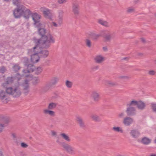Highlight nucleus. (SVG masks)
<instances>
[{"label":"nucleus","instance_id":"f3484780","mask_svg":"<svg viewBox=\"0 0 156 156\" xmlns=\"http://www.w3.org/2000/svg\"><path fill=\"white\" fill-rule=\"evenodd\" d=\"M29 80H25L23 83L22 84V86L23 87V91L24 93L27 95L29 91Z\"/></svg>","mask_w":156,"mask_h":156},{"label":"nucleus","instance_id":"e2e57ef3","mask_svg":"<svg viewBox=\"0 0 156 156\" xmlns=\"http://www.w3.org/2000/svg\"><path fill=\"white\" fill-rule=\"evenodd\" d=\"M149 156H156V154H151Z\"/></svg>","mask_w":156,"mask_h":156},{"label":"nucleus","instance_id":"c85d7f7f","mask_svg":"<svg viewBox=\"0 0 156 156\" xmlns=\"http://www.w3.org/2000/svg\"><path fill=\"white\" fill-rule=\"evenodd\" d=\"M98 23L101 25L107 27H109L110 25L106 21H105L101 19L98 20Z\"/></svg>","mask_w":156,"mask_h":156},{"label":"nucleus","instance_id":"f257e3e1","mask_svg":"<svg viewBox=\"0 0 156 156\" xmlns=\"http://www.w3.org/2000/svg\"><path fill=\"white\" fill-rule=\"evenodd\" d=\"M38 32L41 38L39 39L35 37L33 38L36 45L47 48L50 46L51 43H55V40L53 36L49 33L47 34V30L45 29L39 28Z\"/></svg>","mask_w":156,"mask_h":156},{"label":"nucleus","instance_id":"cd10ccee","mask_svg":"<svg viewBox=\"0 0 156 156\" xmlns=\"http://www.w3.org/2000/svg\"><path fill=\"white\" fill-rule=\"evenodd\" d=\"M41 16L38 14L37 13H35L32 14V19L34 22L40 20Z\"/></svg>","mask_w":156,"mask_h":156},{"label":"nucleus","instance_id":"1a4fd4ad","mask_svg":"<svg viewBox=\"0 0 156 156\" xmlns=\"http://www.w3.org/2000/svg\"><path fill=\"white\" fill-rule=\"evenodd\" d=\"M131 104H133L134 106L136 105L138 109L143 110L145 108L146 105L145 103L141 101H137L135 100L131 101Z\"/></svg>","mask_w":156,"mask_h":156},{"label":"nucleus","instance_id":"7c9ffc66","mask_svg":"<svg viewBox=\"0 0 156 156\" xmlns=\"http://www.w3.org/2000/svg\"><path fill=\"white\" fill-rule=\"evenodd\" d=\"M52 87L48 83L42 88V91L44 92H46L49 90Z\"/></svg>","mask_w":156,"mask_h":156},{"label":"nucleus","instance_id":"a18cd8bd","mask_svg":"<svg viewBox=\"0 0 156 156\" xmlns=\"http://www.w3.org/2000/svg\"><path fill=\"white\" fill-rule=\"evenodd\" d=\"M119 78L120 79L128 80L129 79L130 77L129 76H122L119 77Z\"/></svg>","mask_w":156,"mask_h":156},{"label":"nucleus","instance_id":"aec40b11","mask_svg":"<svg viewBox=\"0 0 156 156\" xmlns=\"http://www.w3.org/2000/svg\"><path fill=\"white\" fill-rule=\"evenodd\" d=\"M94 60L95 62L100 64L105 60V58L101 55H98L95 56Z\"/></svg>","mask_w":156,"mask_h":156},{"label":"nucleus","instance_id":"a878e982","mask_svg":"<svg viewBox=\"0 0 156 156\" xmlns=\"http://www.w3.org/2000/svg\"><path fill=\"white\" fill-rule=\"evenodd\" d=\"M9 122V120L8 118H7L4 122V123L3 124L0 123V133H2L5 127L7 126V124Z\"/></svg>","mask_w":156,"mask_h":156},{"label":"nucleus","instance_id":"9b49d317","mask_svg":"<svg viewBox=\"0 0 156 156\" xmlns=\"http://www.w3.org/2000/svg\"><path fill=\"white\" fill-rule=\"evenodd\" d=\"M6 91L2 90L0 91V99L4 103H7L9 101V97Z\"/></svg>","mask_w":156,"mask_h":156},{"label":"nucleus","instance_id":"37998d69","mask_svg":"<svg viewBox=\"0 0 156 156\" xmlns=\"http://www.w3.org/2000/svg\"><path fill=\"white\" fill-rule=\"evenodd\" d=\"M6 70V68L4 66L0 67V73H1L2 74L4 73Z\"/></svg>","mask_w":156,"mask_h":156},{"label":"nucleus","instance_id":"2eb2a0df","mask_svg":"<svg viewBox=\"0 0 156 156\" xmlns=\"http://www.w3.org/2000/svg\"><path fill=\"white\" fill-rule=\"evenodd\" d=\"M134 122L133 119L129 116H126L124 118L123 123L126 126H129Z\"/></svg>","mask_w":156,"mask_h":156},{"label":"nucleus","instance_id":"f8f14e48","mask_svg":"<svg viewBox=\"0 0 156 156\" xmlns=\"http://www.w3.org/2000/svg\"><path fill=\"white\" fill-rule=\"evenodd\" d=\"M90 97L95 102H98L101 99L100 93L96 90H93L91 92Z\"/></svg>","mask_w":156,"mask_h":156},{"label":"nucleus","instance_id":"69168bd1","mask_svg":"<svg viewBox=\"0 0 156 156\" xmlns=\"http://www.w3.org/2000/svg\"><path fill=\"white\" fill-rule=\"evenodd\" d=\"M11 0H4V1H5L6 2H9V1H10Z\"/></svg>","mask_w":156,"mask_h":156},{"label":"nucleus","instance_id":"8fccbe9b","mask_svg":"<svg viewBox=\"0 0 156 156\" xmlns=\"http://www.w3.org/2000/svg\"><path fill=\"white\" fill-rule=\"evenodd\" d=\"M67 0H58V2L59 4H63L67 2Z\"/></svg>","mask_w":156,"mask_h":156},{"label":"nucleus","instance_id":"473e14b6","mask_svg":"<svg viewBox=\"0 0 156 156\" xmlns=\"http://www.w3.org/2000/svg\"><path fill=\"white\" fill-rule=\"evenodd\" d=\"M112 130L115 132H120L122 133L123 132L122 128L119 127H113Z\"/></svg>","mask_w":156,"mask_h":156},{"label":"nucleus","instance_id":"7ed1b4c3","mask_svg":"<svg viewBox=\"0 0 156 156\" xmlns=\"http://www.w3.org/2000/svg\"><path fill=\"white\" fill-rule=\"evenodd\" d=\"M6 93L13 97H19L21 94V89L19 86L6 87L5 90Z\"/></svg>","mask_w":156,"mask_h":156},{"label":"nucleus","instance_id":"ddd939ff","mask_svg":"<svg viewBox=\"0 0 156 156\" xmlns=\"http://www.w3.org/2000/svg\"><path fill=\"white\" fill-rule=\"evenodd\" d=\"M80 7L79 5L75 2L72 3V12L75 16H78L80 14Z\"/></svg>","mask_w":156,"mask_h":156},{"label":"nucleus","instance_id":"72a5a7b5","mask_svg":"<svg viewBox=\"0 0 156 156\" xmlns=\"http://www.w3.org/2000/svg\"><path fill=\"white\" fill-rule=\"evenodd\" d=\"M86 45L87 47L90 48L92 45V43L91 41L89 39H86L85 40Z\"/></svg>","mask_w":156,"mask_h":156},{"label":"nucleus","instance_id":"f704fd0d","mask_svg":"<svg viewBox=\"0 0 156 156\" xmlns=\"http://www.w3.org/2000/svg\"><path fill=\"white\" fill-rule=\"evenodd\" d=\"M20 69V67L18 64H15L12 67L13 70L16 72L18 71Z\"/></svg>","mask_w":156,"mask_h":156},{"label":"nucleus","instance_id":"bb28decb","mask_svg":"<svg viewBox=\"0 0 156 156\" xmlns=\"http://www.w3.org/2000/svg\"><path fill=\"white\" fill-rule=\"evenodd\" d=\"M60 136L63 139L67 142H69L71 140L70 138L67 134L65 133H62L60 134Z\"/></svg>","mask_w":156,"mask_h":156},{"label":"nucleus","instance_id":"c03bdc74","mask_svg":"<svg viewBox=\"0 0 156 156\" xmlns=\"http://www.w3.org/2000/svg\"><path fill=\"white\" fill-rule=\"evenodd\" d=\"M151 108L153 111L156 112V103H151Z\"/></svg>","mask_w":156,"mask_h":156},{"label":"nucleus","instance_id":"39448f33","mask_svg":"<svg viewBox=\"0 0 156 156\" xmlns=\"http://www.w3.org/2000/svg\"><path fill=\"white\" fill-rule=\"evenodd\" d=\"M58 103L53 102L49 103L48 105L47 109H44L43 111V112L45 115H48L51 117H55V112L51 110L56 108Z\"/></svg>","mask_w":156,"mask_h":156},{"label":"nucleus","instance_id":"f03ea898","mask_svg":"<svg viewBox=\"0 0 156 156\" xmlns=\"http://www.w3.org/2000/svg\"><path fill=\"white\" fill-rule=\"evenodd\" d=\"M90 36L93 40H97L99 37L101 36L106 42H110L112 38L113 37L112 35L110 33L107 31H102L99 34L92 33L90 34Z\"/></svg>","mask_w":156,"mask_h":156},{"label":"nucleus","instance_id":"4d7b16f0","mask_svg":"<svg viewBox=\"0 0 156 156\" xmlns=\"http://www.w3.org/2000/svg\"><path fill=\"white\" fill-rule=\"evenodd\" d=\"M52 24L53 26L55 27H57L58 26L57 24L55 22H52Z\"/></svg>","mask_w":156,"mask_h":156},{"label":"nucleus","instance_id":"bf43d9fd","mask_svg":"<svg viewBox=\"0 0 156 156\" xmlns=\"http://www.w3.org/2000/svg\"><path fill=\"white\" fill-rule=\"evenodd\" d=\"M141 40L142 41V42L143 43H144L145 41V39L143 38H141Z\"/></svg>","mask_w":156,"mask_h":156},{"label":"nucleus","instance_id":"e433bc0d","mask_svg":"<svg viewBox=\"0 0 156 156\" xmlns=\"http://www.w3.org/2000/svg\"><path fill=\"white\" fill-rule=\"evenodd\" d=\"M73 84V83L70 81L67 80L66 81V85L68 88H71Z\"/></svg>","mask_w":156,"mask_h":156},{"label":"nucleus","instance_id":"603ef678","mask_svg":"<svg viewBox=\"0 0 156 156\" xmlns=\"http://www.w3.org/2000/svg\"><path fill=\"white\" fill-rule=\"evenodd\" d=\"M155 73V72L154 71V70H151L149 71V74L151 75H154Z\"/></svg>","mask_w":156,"mask_h":156},{"label":"nucleus","instance_id":"393cba45","mask_svg":"<svg viewBox=\"0 0 156 156\" xmlns=\"http://www.w3.org/2000/svg\"><path fill=\"white\" fill-rule=\"evenodd\" d=\"M30 65H28L27 66V69H24L23 70L22 72L24 74H26L27 73H30L33 72V69L34 68V66H32V68H30Z\"/></svg>","mask_w":156,"mask_h":156},{"label":"nucleus","instance_id":"c9c22d12","mask_svg":"<svg viewBox=\"0 0 156 156\" xmlns=\"http://www.w3.org/2000/svg\"><path fill=\"white\" fill-rule=\"evenodd\" d=\"M126 12L128 13H131L135 12V8L133 7L128 8L127 9Z\"/></svg>","mask_w":156,"mask_h":156},{"label":"nucleus","instance_id":"680f3d73","mask_svg":"<svg viewBox=\"0 0 156 156\" xmlns=\"http://www.w3.org/2000/svg\"><path fill=\"white\" fill-rule=\"evenodd\" d=\"M52 120V122L54 124H56V122L55 121L53 120Z\"/></svg>","mask_w":156,"mask_h":156},{"label":"nucleus","instance_id":"20e7f679","mask_svg":"<svg viewBox=\"0 0 156 156\" xmlns=\"http://www.w3.org/2000/svg\"><path fill=\"white\" fill-rule=\"evenodd\" d=\"M56 142L58 144L61 145L66 151L69 154L74 155L76 154V149L72 145L65 142H61L59 139H58Z\"/></svg>","mask_w":156,"mask_h":156},{"label":"nucleus","instance_id":"6e6d98bb","mask_svg":"<svg viewBox=\"0 0 156 156\" xmlns=\"http://www.w3.org/2000/svg\"><path fill=\"white\" fill-rule=\"evenodd\" d=\"M103 49L104 51H108V48L106 47H103Z\"/></svg>","mask_w":156,"mask_h":156},{"label":"nucleus","instance_id":"2f4dec72","mask_svg":"<svg viewBox=\"0 0 156 156\" xmlns=\"http://www.w3.org/2000/svg\"><path fill=\"white\" fill-rule=\"evenodd\" d=\"M106 84L110 86L113 87L118 85V83L116 82L107 81L106 82Z\"/></svg>","mask_w":156,"mask_h":156},{"label":"nucleus","instance_id":"13d9d810","mask_svg":"<svg viewBox=\"0 0 156 156\" xmlns=\"http://www.w3.org/2000/svg\"><path fill=\"white\" fill-rule=\"evenodd\" d=\"M129 59V58L128 57H125L123 58L122 59V60H128Z\"/></svg>","mask_w":156,"mask_h":156},{"label":"nucleus","instance_id":"09e8293b","mask_svg":"<svg viewBox=\"0 0 156 156\" xmlns=\"http://www.w3.org/2000/svg\"><path fill=\"white\" fill-rule=\"evenodd\" d=\"M21 147L23 148H27L28 147V145L25 143H22L21 144Z\"/></svg>","mask_w":156,"mask_h":156},{"label":"nucleus","instance_id":"c756f323","mask_svg":"<svg viewBox=\"0 0 156 156\" xmlns=\"http://www.w3.org/2000/svg\"><path fill=\"white\" fill-rule=\"evenodd\" d=\"M90 117L92 120L96 122H100L101 120L100 117L95 114H92Z\"/></svg>","mask_w":156,"mask_h":156},{"label":"nucleus","instance_id":"a211bd4d","mask_svg":"<svg viewBox=\"0 0 156 156\" xmlns=\"http://www.w3.org/2000/svg\"><path fill=\"white\" fill-rule=\"evenodd\" d=\"M23 8L24 10H23V16L26 19H28L30 16L32 14L30 10L27 9L23 5Z\"/></svg>","mask_w":156,"mask_h":156},{"label":"nucleus","instance_id":"0e129e2a","mask_svg":"<svg viewBox=\"0 0 156 156\" xmlns=\"http://www.w3.org/2000/svg\"><path fill=\"white\" fill-rule=\"evenodd\" d=\"M117 156H124L123 155H121L120 154H118L117 155Z\"/></svg>","mask_w":156,"mask_h":156},{"label":"nucleus","instance_id":"412c9836","mask_svg":"<svg viewBox=\"0 0 156 156\" xmlns=\"http://www.w3.org/2000/svg\"><path fill=\"white\" fill-rule=\"evenodd\" d=\"M59 79L58 77H54L51 79L49 83L52 86L55 85L58 82Z\"/></svg>","mask_w":156,"mask_h":156},{"label":"nucleus","instance_id":"338daca9","mask_svg":"<svg viewBox=\"0 0 156 156\" xmlns=\"http://www.w3.org/2000/svg\"><path fill=\"white\" fill-rule=\"evenodd\" d=\"M154 16L155 19H156V12L154 13Z\"/></svg>","mask_w":156,"mask_h":156},{"label":"nucleus","instance_id":"6e6552de","mask_svg":"<svg viewBox=\"0 0 156 156\" xmlns=\"http://www.w3.org/2000/svg\"><path fill=\"white\" fill-rule=\"evenodd\" d=\"M24 10L23 8V5H20L16 9H15L13 11V14L16 18H20L23 15V10Z\"/></svg>","mask_w":156,"mask_h":156},{"label":"nucleus","instance_id":"58836bf2","mask_svg":"<svg viewBox=\"0 0 156 156\" xmlns=\"http://www.w3.org/2000/svg\"><path fill=\"white\" fill-rule=\"evenodd\" d=\"M40 82V80L38 78H36L34 79L32 82L34 85H36Z\"/></svg>","mask_w":156,"mask_h":156},{"label":"nucleus","instance_id":"052dcab7","mask_svg":"<svg viewBox=\"0 0 156 156\" xmlns=\"http://www.w3.org/2000/svg\"><path fill=\"white\" fill-rule=\"evenodd\" d=\"M17 79L18 81H19L21 79V77H17Z\"/></svg>","mask_w":156,"mask_h":156},{"label":"nucleus","instance_id":"5fc2aeb1","mask_svg":"<svg viewBox=\"0 0 156 156\" xmlns=\"http://www.w3.org/2000/svg\"><path fill=\"white\" fill-rule=\"evenodd\" d=\"M28 65H31V66H30V68H32V66H34V68L33 69V72L35 70V66L32 64H28Z\"/></svg>","mask_w":156,"mask_h":156},{"label":"nucleus","instance_id":"0eeeda50","mask_svg":"<svg viewBox=\"0 0 156 156\" xmlns=\"http://www.w3.org/2000/svg\"><path fill=\"white\" fill-rule=\"evenodd\" d=\"M130 104L131 101L126 104L127 108L126 110L127 115L129 116L135 115L136 113V108L132 106L134 105Z\"/></svg>","mask_w":156,"mask_h":156},{"label":"nucleus","instance_id":"3c124183","mask_svg":"<svg viewBox=\"0 0 156 156\" xmlns=\"http://www.w3.org/2000/svg\"><path fill=\"white\" fill-rule=\"evenodd\" d=\"M99 68V66H95L92 67L91 69L94 71H95L98 70Z\"/></svg>","mask_w":156,"mask_h":156},{"label":"nucleus","instance_id":"a19ab883","mask_svg":"<svg viewBox=\"0 0 156 156\" xmlns=\"http://www.w3.org/2000/svg\"><path fill=\"white\" fill-rule=\"evenodd\" d=\"M34 24L38 28L40 27L42 25L40 22V20L34 22Z\"/></svg>","mask_w":156,"mask_h":156},{"label":"nucleus","instance_id":"9d476101","mask_svg":"<svg viewBox=\"0 0 156 156\" xmlns=\"http://www.w3.org/2000/svg\"><path fill=\"white\" fill-rule=\"evenodd\" d=\"M40 10L45 18L51 20L52 14L50 10L45 8L41 7L40 8Z\"/></svg>","mask_w":156,"mask_h":156},{"label":"nucleus","instance_id":"de8ad7c7","mask_svg":"<svg viewBox=\"0 0 156 156\" xmlns=\"http://www.w3.org/2000/svg\"><path fill=\"white\" fill-rule=\"evenodd\" d=\"M12 136L13 137L14 142H16V135L15 133H13L12 134Z\"/></svg>","mask_w":156,"mask_h":156},{"label":"nucleus","instance_id":"b1692460","mask_svg":"<svg viewBox=\"0 0 156 156\" xmlns=\"http://www.w3.org/2000/svg\"><path fill=\"white\" fill-rule=\"evenodd\" d=\"M63 14L64 12L62 10L59 11L58 22L59 24H61L62 22Z\"/></svg>","mask_w":156,"mask_h":156},{"label":"nucleus","instance_id":"ea45409f","mask_svg":"<svg viewBox=\"0 0 156 156\" xmlns=\"http://www.w3.org/2000/svg\"><path fill=\"white\" fill-rule=\"evenodd\" d=\"M20 0H12V2L14 5H16L17 7L20 5L19 4L20 2Z\"/></svg>","mask_w":156,"mask_h":156},{"label":"nucleus","instance_id":"4c0bfd02","mask_svg":"<svg viewBox=\"0 0 156 156\" xmlns=\"http://www.w3.org/2000/svg\"><path fill=\"white\" fill-rule=\"evenodd\" d=\"M35 73L37 75L40 74L42 71V69L41 67H38L36 69H35Z\"/></svg>","mask_w":156,"mask_h":156},{"label":"nucleus","instance_id":"dca6fc26","mask_svg":"<svg viewBox=\"0 0 156 156\" xmlns=\"http://www.w3.org/2000/svg\"><path fill=\"white\" fill-rule=\"evenodd\" d=\"M39 46H38V47L40 48V47H39ZM38 48L37 49H36V52L38 55L41 57L43 58H45L47 57L49 55L48 51L47 50H43L40 51H37V50H38V48Z\"/></svg>","mask_w":156,"mask_h":156},{"label":"nucleus","instance_id":"49530a36","mask_svg":"<svg viewBox=\"0 0 156 156\" xmlns=\"http://www.w3.org/2000/svg\"><path fill=\"white\" fill-rule=\"evenodd\" d=\"M125 116V113L124 112H122L119 113L118 115V116L119 118H123Z\"/></svg>","mask_w":156,"mask_h":156},{"label":"nucleus","instance_id":"5701e85b","mask_svg":"<svg viewBox=\"0 0 156 156\" xmlns=\"http://www.w3.org/2000/svg\"><path fill=\"white\" fill-rule=\"evenodd\" d=\"M130 134L131 136L134 138H137L140 135V133L139 131L136 129L131 130Z\"/></svg>","mask_w":156,"mask_h":156},{"label":"nucleus","instance_id":"6ab92c4d","mask_svg":"<svg viewBox=\"0 0 156 156\" xmlns=\"http://www.w3.org/2000/svg\"><path fill=\"white\" fill-rule=\"evenodd\" d=\"M13 78L12 77H8L7 79H6L5 82L2 84V86L3 87L5 88L6 89V87H7V85L12 83L13 82Z\"/></svg>","mask_w":156,"mask_h":156},{"label":"nucleus","instance_id":"774afa93","mask_svg":"<svg viewBox=\"0 0 156 156\" xmlns=\"http://www.w3.org/2000/svg\"><path fill=\"white\" fill-rule=\"evenodd\" d=\"M154 143L155 144H156V139L154 140Z\"/></svg>","mask_w":156,"mask_h":156},{"label":"nucleus","instance_id":"79ce46f5","mask_svg":"<svg viewBox=\"0 0 156 156\" xmlns=\"http://www.w3.org/2000/svg\"><path fill=\"white\" fill-rule=\"evenodd\" d=\"M23 61L24 65L27 66L29 62L28 58L27 57L24 58L23 59Z\"/></svg>","mask_w":156,"mask_h":156},{"label":"nucleus","instance_id":"4be33fe9","mask_svg":"<svg viewBox=\"0 0 156 156\" xmlns=\"http://www.w3.org/2000/svg\"><path fill=\"white\" fill-rule=\"evenodd\" d=\"M141 142L143 144L147 145L151 143V140L147 137H144L141 139Z\"/></svg>","mask_w":156,"mask_h":156},{"label":"nucleus","instance_id":"423d86ee","mask_svg":"<svg viewBox=\"0 0 156 156\" xmlns=\"http://www.w3.org/2000/svg\"><path fill=\"white\" fill-rule=\"evenodd\" d=\"M38 46L36 45V46L33 48V50H30L28 51L29 53H31V55H30L31 60V62L33 63L38 62L39 59V56L36 52V49H37L38 48H40Z\"/></svg>","mask_w":156,"mask_h":156},{"label":"nucleus","instance_id":"4468645a","mask_svg":"<svg viewBox=\"0 0 156 156\" xmlns=\"http://www.w3.org/2000/svg\"><path fill=\"white\" fill-rule=\"evenodd\" d=\"M76 121L80 127L84 128L86 127V125L83 118L80 116H77L76 117Z\"/></svg>","mask_w":156,"mask_h":156},{"label":"nucleus","instance_id":"864d4df0","mask_svg":"<svg viewBox=\"0 0 156 156\" xmlns=\"http://www.w3.org/2000/svg\"><path fill=\"white\" fill-rule=\"evenodd\" d=\"M51 135L53 136H56L57 135V133L54 131L52 130L51 131Z\"/></svg>","mask_w":156,"mask_h":156}]
</instances>
